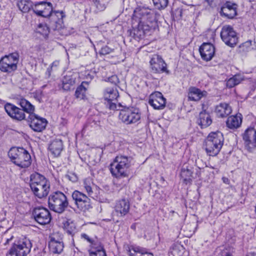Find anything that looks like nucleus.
Listing matches in <instances>:
<instances>
[{"label":"nucleus","mask_w":256,"mask_h":256,"mask_svg":"<svg viewBox=\"0 0 256 256\" xmlns=\"http://www.w3.org/2000/svg\"><path fill=\"white\" fill-rule=\"evenodd\" d=\"M34 12L38 16L49 18L50 26L54 30H59L63 26V18L65 15L63 11H54L50 2H40L33 8Z\"/></svg>","instance_id":"f257e3e1"},{"label":"nucleus","mask_w":256,"mask_h":256,"mask_svg":"<svg viewBox=\"0 0 256 256\" xmlns=\"http://www.w3.org/2000/svg\"><path fill=\"white\" fill-rule=\"evenodd\" d=\"M132 161V158L130 156L122 155L116 156L110 165L112 174L118 178L128 177Z\"/></svg>","instance_id":"f03ea898"},{"label":"nucleus","mask_w":256,"mask_h":256,"mask_svg":"<svg viewBox=\"0 0 256 256\" xmlns=\"http://www.w3.org/2000/svg\"><path fill=\"white\" fill-rule=\"evenodd\" d=\"M8 155L11 161L20 168H26L31 164L30 154L22 148H11Z\"/></svg>","instance_id":"7ed1b4c3"},{"label":"nucleus","mask_w":256,"mask_h":256,"mask_svg":"<svg viewBox=\"0 0 256 256\" xmlns=\"http://www.w3.org/2000/svg\"><path fill=\"white\" fill-rule=\"evenodd\" d=\"M224 143L222 134L220 132H211L205 140V149L207 154L214 156L218 154Z\"/></svg>","instance_id":"20e7f679"},{"label":"nucleus","mask_w":256,"mask_h":256,"mask_svg":"<svg viewBox=\"0 0 256 256\" xmlns=\"http://www.w3.org/2000/svg\"><path fill=\"white\" fill-rule=\"evenodd\" d=\"M50 210L58 213L62 214L68 206V202L66 196L60 191L52 193L48 200Z\"/></svg>","instance_id":"39448f33"},{"label":"nucleus","mask_w":256,"mask_h":256,"mask_svg":"<svg viewBox=\"0 0 256 256\" xmlns=\"http://www.w3.org/2000/svg\"><path fill=\"white\" fill-rule=\"evenodd\" d=\"M141 16L140 22L138 24V29L140 31V36L144 34L146 32L154 28L156 22L152 18L153 14L150 9L142 8L139 12Z\"/></svg>","instance_id":"423d86ee"},{"label":"nucleus","mask_w":256,"mask_h":256,"mask_svg":"<svg viewBox=\"0 0 256 256\" xmlns=\"http://www.w3.org/2000/svg\"><path fill=\"white\" fill-rule=\"evenodd\" d=\"M118 96V90L116 87L106 88L104 92L106 106L110 110H119L121 105L120 104H116L117 98Z\"/></svg>","instance_id":"0eeeda50"},{"label":"nucleus","mask_w":256,"mask_h":256,"mask_svg":"<svg viewBox=\"0 0 256 256\" xmlns=\"http://www.w3.org/2000/svg\"><path fill=\"white\" fill-rule=\"evenodd\" d=\"M19 55L14 52L1 58L0 60V70L4 72L10 73L17 69Z\"/></svg>","instance_id":"6e6552de"},{"label":"nucleus","mask_w":256,"mask_h":256,"mask_svg":"<svg viewBox=\"0 0 256 256\" xmlns=\"http://www.w3.org/2000/svg\"><path fill=\"white\" fill-rule=\"evenodd\" d=\"M118 118L126 124H136L140 119V113L138 108H128L120 110Z\"/></svg>","instance_id":"1a4fd4ad"},{"label":"nucleus","mask_w":256,"mask_h":256,"mask_svg":"<svg viewBox=\"0 0 256 256\" xmlns=\"http://www.w3.org/2000/svg\"><path fill=\"white\" fill-rule=\"evenodd\" d=\"M220 36L223 42L230 47L236 46L238 42L236 32L230 26H224L222 27Z\"/></svg>","instance_id":"9d476101"},{"label":"nucleus","mask_w":256,"mask_h":256,"mask_svg":"<svg viewBox=\"0 0 256 256\" xmlns=\"http://www.w3.org/2000/svg\"><path fill=\"white\" fill-rule=\"evenodd\" d=\"M32 246L30 240L26 238L19 239L12 246L20 256H26L30 251Z\"/></svg>","instance_id":"9b49d317"},{"label":"nucleus","mask_w":256,"mask_h":256,"mask_svg":"<svg viewBox=\"0 0 256 256\" xmlns=\"http://www.w3.org/2000/svg\"><path fill=\"white\" fill-rule=\"evenodd\" d=\"M34 220L40 224L44 225L48 224L51 220V216L48 210L42 207L35 208L32 212Z\"/></svg>","instance_id":"f8f14e48"},{"label":"nucleus","mask_w":256,"mask_h":256,"mask_svg":"<svg viewBox=\"0 0 256 256\" xmlns=\"http://www.w3.org/2000/svg\"><path fill=\"white\" fill-rule=\"evenodd\" d=\"M30 126L34 131L40 132L45 129L47 124L46 119L41 118L35 114L29 115Z\"/></svg>","instance_id":"ddd939ff"},{"label":"nucleus","mask_w":256,"mask_h":256,"mask_svg":"<svg viewBox=\"0 0 256 256\" xmlns=\"http://www.w3.org/2000/svg\"><path fill=\"white\" fill-rule=\"evenodd\" d=\"M152 70L156 73H168L166 68V64L158 55H154L150 60Z\"/></svg>","instance_id":"4468645a"},{"label":"nucleus","mask_w":256,"mask_h":256,"mask_svg":"<svg viewBox=\"0 0 256 256\" xmlns=\"http://www.w3.org/2000/svg\"><path fill=\"white\" fill-rule=\"evenodd\" d=\"M148 103L154 109L161 110L166 106V99L161 92H156L150 95Z\"/></svg>","instance_id":"2eb2a0df"},{"label":"nucleus","mask_w":256,"mask_h":256,"mask_svg":"<svg viewBox=\"0 0 256 256\" xmlns=\"http://www.w3.org/2000/svg\"><path fill=\"white\" fill-rule=\"evenodd\" d=\"M4 110L9 116L13 119L22 120L25 118V114L22 109L14 105L7 103L4 106Z\"/></svg>","instance_id":"dca6fc26"},{"label":"nucleus","mask_w":256,"mask_h":256,"mask_svg":"<svg viewBox=\"0 0 256 256\" xmlns=\"http://www.w3.org/2000/svg\"><path fill=\"white\" fill-rule=\"evenodd\" d=\"M244 144L248 149L256 146V129L248 128L242 134Z\"/></svg>","instance_id":"f3484780"},{"label":"nucleus","mask_w":256,"mask_h":256,"mask_svg":"<svg viewBox=\"0 0 256 256\" xmlns=\"http://www.w3.org/2000/svg\"><path fill=\"white\" fill-rule=\"evenodd\" d=\"M199 50L202 58L206 61L211 60L215 54V48L210 43H204L200 46Z\"/></svg>","instance_id":"a211bd4d"},{"label":"nucleus","mask_w":256,"mask_h":256,"mask_svg":"<svg viewBox=\"0 0 256 256\" xmlns=\"http://www.w3.org/2000/svg\"><path fill=\"white\" fill-rule=\"evenodd\" d=\"M237 5L230 2H226L221 8L220 14L229 18H232L236 15Z\"/></svg>","instance_id":"6ab92c4d"},{"label":"nucleus","mask_w":256,"mask_h":256,"mask_svg":"<svg viewBox=\"0 0 256 256\" xmlns=\"http://www.w3.org/2000/svg\"><path fill=\"white\" fill-rule=\"evenodd\" d=\"M34 194L38 198H42L46 197L50 191V184L48 182H44L37 185L31 188Z\"/></svg>","instance_id":"aec40b11"},{"label":"nucleus","mask_w":256,"mask_h":256,"mask_svg":"<svg viewBox=\"0 0 256 256\" xmlns=\"http://www.w3.org/2000/svg\"><path fill=\"white\" fill-rule=\"evenodd\" d=\"M78 77V74L76 72H68L64 76L62 80V88L64 90H69L72 86L76 83V79Z\"/></svg>","instance_id":"412c9836"},{"label":"nucleus","mask_w":256,"mask_h":256,"mask_svg":"<svg viewBox=\"0 0 256 256\" xmlns=\"http://www.w3.org/2000/svg\"><path fill=\"white\" fill-rule=\"evenodd\" d=\"M114 208L118 216H123L129 212L130 203L127 200L122 199L116 202Z\"/></svg>","instance_id":"4be33fe9"},{"label":"nucleus","mask_w":256,"mask_h":256,"mask_svg":"<svg viewBox=\"0 0 256 256\" xmlns=\"http://www.w3.org/2000/svg\"><path fill=\"white\" fill-rule=\"evenodd\" d=\"M216 113L218 117L228 116L232 111L231 107L226 103H221L216 107Z\"/></svg>","instance_id":"5701e85b"},{"label":"nucleus","mask_w":256,"mask_h":256,"mask_svg":"<svg viewBox=\"0 0 256 256\" xmlns=\"http://www.w3.org/2000/svg\"><path fill=\"white\" fill-rule=\"evenodd\" d=\"M48 148L54 156H59L63 150L62 140L59 139L54 140L50 144Z\"/></svg>","instance_id":"b1692460"},{"label":"nucleus","mask_w":256,"mask_h":256,"mask_svg":"<svg viewBox=\"0 0 256 256\" xmlns=\"http://www.w3.org/2000/svg\"><path fill=\"white\" fill-rule=\"evenodd\" d=\"M48 245L50 251L53 253L60 254L63 250L64 244L62 242L59 240H56L54 238H51Z\"/></svg>","instance_id":"393cba45"},{"label":"nucleus","mask_w":256,"mask_h":256,"mask_svg":"<svg viewBox=\"0 0 256 256\" xmlns=\"http://www.w3.org/2000/svg\"><path fill=\"white\" fill-rule=\"evenodd\" d=\"M192 168H190L186 165H184L182 168L180 172V177L184 182L186 184H190L192 180Z\"/></svg>","instance_id":"a878e982"},{"label":"nucleus","mask_w":256,"mask_h":256,"mask_svg":"<svg viewBox=\"0 0 256 256\" xmlns=\"http://www.w3.org/2000/svg\"><path fill=\"white\" fill-rule=\"evenodd\" d=\"M206 94V91L202 92L198 88H192L190 89L188 93V98L190 100L194 101L199 100L205 96Z\"/></svg>","instance_id":"bb28decb"},{"label":"nucleus","mask_w":256,"mask_h":256,"mask_svg":"<svg viewBox=\"0 0 256 256\" xmlns=\"http://www.w3.org/2000/svg\"><path fill=\"white\" fill-rule=\"evenodd\" d=\"M242 122L241 115L230 116L228 118L226 121V125L230 128H238Z\"/></svg>","instance_id":"cd10ccee"},{"label":"nucleus","mask_w":256,"mask_h":256,"mask_svg":"<svg viewBox=\"0 0 256 256\" xmlns=\"http://www.w3.org/2000/svg\"><path fill=\"white\" fill-rule=\"evenodd\" d=\"M198 122L202 127H207L212 124V120L210 114L204 110L200 113Z\"/></svg>","instance_id":"c85d7f7f"},{"label":"nucleus","mask_w":256,"mask_h":256,"mask_svg":"<svg viewBox=\"0 0 256 256\" xmlns=\"http://www.w3.org/2000/svg\"><path fill=\"white\" fill-rule=\"evenodd\" d=\"M48 181L42 175L38 173H34L30 175V188L37 186V185L41 184L42 182H46Z\"/></svg>","instance_id":"c756f323"},{"label":"nucleus","mask_w":256,"mask_h":256,"mask_svg":"<svg viewBox=\"0 0 256 256\" xmlns=\"http://www.w3.org/2000/svg\"><path fill=\"white\" fill-rule=\"evenodd\" d=\"M17 6L20 10L23 12H28L31 9L33 10V4L30 0H20L17 2Z\"/></svg>","instance_id":"7c9ffc66"},{"label":"nucleus","mask_w":256,"mask_h":256,"mask_svg":"<svg viewBox=\"0 0 256 256\" xmlns=\"http://www.w3.org/2000/svg\"><path fill=\"white\" fill-rule=\"evenodd\" d=\"M19 104L22 108L24 112H26L30 115L34 114V106L30 102L24 98H21L19 100Z\"/></svg>","instance_id":"2f4dec72"},{"label":"nucleus","mask_w":256,"mask_h":256,"mask_svg":"<svg viewBox=\"0 0 256 256\" xmlns=\"http://www.w3.org/2000/svg\"><path fill=\"white\" fill-rule=\"evenodd\" d=\"M95 250H88L90 256H106V251L104 246L100 243L96 246V248H92Z\"/></svg>","instance_id":"473e14b6"},{"label":"nucleus","mask_w":256,"mask_h":256,"mask_svg":"<svg viewBox=\"0 0 256 256\" xmlns=\"http://www.w3.org/2000/svg\"><path fill=\"white\" fill-rule=\"evenodd\" d=\"M84 198V200L80 202H78L76 206L80 210L86 212V210H90L92 206L90 198H89L88 197H87L86 198Z\"/></svg>","instance_id":"72a5a7b5"},{"label":"nucleus","mask_w":256,"mask_h":256,"mask_svg":"<svg viewBox=\"0 0 256 256\" xmlns=\"http://www.w3.org/2000/svg\"><path fill=\"white\" fill-rule=\"evenodd\" d=\"M87 84L86 82H82L80 86H78L75 92V96L77 98L84 100L86 98V88L84 86V84Z\"/></svg>","instance_id":"f704fd0d"},{"label":"nucleus","mask_w":256,"mask_h":256,"mask_svg":"<svg viewBox=\"0 0 256 256\" xmlns=\"http://www.w3.org/2000/svg\"><path fill=\"white\" fill-rule=\"evenodd\" d=\"M83 186L87 192L89 196H92L93 190L92 188L94 186V184L90 178H87L84 180L83 182Z\"/></svg>","instance_id":"c9c22d12"},{"label":"nucleus","mask_w":256,"mask_h":256,"mask_svg":"<svg viewBox=\"0 0 256 256\" xmlns=\"http://www.w3.org/2000/svg\"><path fill=\"white\" fill-rule=\"evenodd\" d=\"M242 80L243 78L240 75H235L228 79L226 82V86L228 88H232L239 84Z\"/></svg>","instance_id":"e433bc0d"},{"label":"nucleus","mask_w":256,"mask_h":256,"mask_svg":"<svg viewBox=\"0 0 256 256\" xmlns=\"http://www.w3.org/2000/svg\"><path fill=\"white\" fill-rule=\"evenodd\" d=\"M72 196L76 206L78 204V202H80L84 200V198H86L88 197L86 194L78 190H74L72 192Z\"/></svg>","instance_id":"4c0bfd02"},{"label":"nucleus","mask_w":256,"mask_h":256,"mask_svg":"<svg viewBox=\"0 0 256 256\" xmlns=\"http://www.w3.org/2000/svg\"><path fill=\"white\" fill-rule=\"evenodd\" d=\"M72 196L76 206L78 204V202H80L84 200V198H86L88 197L86 194L78 190H74L72 192Z\"/></svg>","instance_id":"58836bf2"},{"label":"nucleus","mask_w":256,"mask_h":256,"mask_svg":"<svg viewBox=\"0 0 256 256\" xmlns=\"http://www.w3.org/2000/svg\"><path fill=\"white\" fill-rule=\"evenodd\" d=\"M36 32L46 38L50 32V28L46 24H40L36 28Z\"/></svg>","instance_id":"ea45409f"},{"label":"nucleus","mask_w":256,"mask_h":256,"mask_svg":"<svg viewBox=\"0 0 256 256\" xmlns=\"http://www.w3.org/2000/svg\"><path fill=\"white\" fill-rule=\"evenodd\" d=\"M82 238L86 240L90 244V246L92 248H96V246L100 244V242L94 240L92 238H90L88 234L84 233H82L80 235Z\"/></svg>","instance_id":"a19ab883"},{"label":"nucleus","mask_w":256,"mask_h":256,"mask_svg":"<svg viewBox=\"0 0 256 256\" xmlns=\"http://www.w3.org/2000/svg\"><path fill=\"white\" fill-rule=\"evenodd\" d=\"M156 8L158 10L165 8L168 4V0H152Z\"/></svg>","instance_id":"79ce46f5"},{"label":"nucleus","mask_w":256,"mask_h":256,"mask_svg":"<svg viewBox=\"0 0 256 256\" xmlns=\"http://www.w3.org/2000/svg\"><path fill=\"white\" fill-rule=\"evenodd\" d=\"M94 6L99 11H102L106 8V2L104 0H94Z\"/></svg>","instance_id":"37998d69"},{"label":"nucleus","mask_w":256,"mask_h":256,"mask_svg":"<svg viewBox=\"0 0 256 256\" xmlns=\"http://www.w3.org/2000/svg\"><path fill=\"white\" fill-rule=\"evenodd\" d=\"M112 49L110 48L107 46H105L100 49V54L102 55H106L112 52Z\"/></svg>","instance_id":"c03bdc74"},{"label":"nucleus","mask_w":256,"mask_h":256,"mask_svg":"<svg viewBox=\"0 0 256 256\" xmlns=\"http://www.w3.org/2000/svg\"><path fill=\"white\" fill-rule=\"evenodd\" d=\"M34 96L35 99L40 102L43 97V93L42 90H37L36 92L34 93Z\"/></svg>","instance_id":"a18cd8bd"},{"label":"nucleus","mask_w":256,"mask_h":256,"mask_svg":"<svg viewBox=\"0 0 256 256\" xmlns=\"http://www.w3.org/2000/svg\"><path fill=\"white\" fill-rule=\"evenodd\" d=\"M66 177L73 182H76L78 180V177L74 173H69L66 175Z\"/></svg>","instance_id":"49530a36"},{"label":"nucleus","mask_w":256,"mask_h":256,"mask_svg":"<svg viewBox=\"0 0 256 256\" xmlns=\"http://www.w3.org/2000/svg\"><path fill=\"white\" fill-rule=\"evenodd\" d=\"M6 256H20L12 247L6 254Z\"/></svg>","instance_id":"de8ad7c7"},{"label":"nucleus","mask_w":256,"mask_h":256,"mask_svg":"<svg viewBox=\"0 0 256 256\" xmlns=\"http://www.w3.org/2000/svg\"><path fill=\"white\" fill-rule=\"evenodd\" d=\"M222 256H232V254L226 250H224L221 252Z\"/></svg>","instance_id":"09e8293b"},{"label":"nucleus","mask_w":256,"mask_h":256,"mask_svg":"<svg viewBox=\"0 0 256 256\" xmlns=\"http://www.w3.org/2000/svg\"><path fill=\"white\" fill-rule=\"evenodd\" d=\"M13 238L12 236H11L10 238H6L5 236L3 237V239L6 240V242H4V244H8L9 243V242Z\"/></svg>","instance_id":"8fccbe9b"},{"label":"nucleus","mask_w":256,"mask_h":256,"mask_svg":"<svg viewBox=\"0 0 256 256\" xmlns=\"http://www.w3.org/2000/svg\"><path fill=\"white\" fill-rule=\"evenodd\" d=\"M59 64V62L58 61H55L53 62V63L52 64V67L54 66H57Z\"/></svg>","instance_id":"3c124183"},{"label":"nucleus","mask_w":256,"mask_h":256,"mask_svg":"<svg viewBox=\"0 0 256 256\" xmlns=\"http://www.w3.org/2000/svg\"><path fill=\"white\" fill-rule=\"evenodd\" d=\"M222 180L224 183H227L228 182V178H222Z\"/></svg>","instance_id":"603ef678"},{"label":"nucleus","mask_w":256,"mask_h":256,"mask_svg":"<svg viewBox=\"0 0 256 256\" xmlns=\"http://www.w3.org/2000/svg\"><path fill=\"white\" fill-rule=\"evenodd\" d=\"M246 256H256V253H250Z\"/></svg>","instance_id":"864d4df0"},{"label":"nucleus","mask_w":256,"mask_h":256,"mask_svg":"<svg viewBox=\"0 0 256 256\" xmlns=\"http://www.w3.org/2000/svg\"><path fill=\"white\" fill-rule=\"evenodd\" d=\"M212 168H214V169L216 168H214V166H212Z\"/></svg>","instance_id":"5fc2aeb1"},{"label":"nucleus","mask_w":256,"mask_h":256,"mask_svg":"<svg viewBox=\"0 0 256 256\" xmlns=\"http://www.w3.org/2000/svg\"><path fill=\"white\" fill-rule=\"evenodd\" d=\"M175 251H176V250H174L172 252L174 253Z\"/></svg>","instance_id":"6e6d98bb"}]
</instances>
